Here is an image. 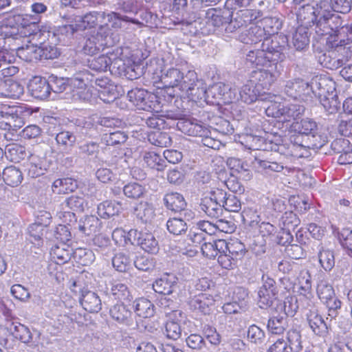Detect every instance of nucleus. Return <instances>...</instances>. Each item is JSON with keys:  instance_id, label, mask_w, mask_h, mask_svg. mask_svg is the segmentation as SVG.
<instances>
[{"instance_id": "obj_9", "label": "nucleus", "mask_w": 352, "mask_h": 352, "mask_svg": "<svg viewBox=\"0 0 352 352\" xmlns=\"http://www.w3.org/2000/svg\"><path fill=\"white\" fill-rule=\"evenodd\" d=\"M179 124L181 125L179 127H182V130L189 135L202 137V143L204 146L212 149H219L221 146V142L220 141L210 136L212 132L210 129L206 126L190 121L180 122Z\"/></svg>"}, {"instance_id": "obj_29", "label": "nucleus", "mask_w": 352, "mask_h": 352, "mask_svg": "<svg viewBox=\"0 0 352 352\" xmlns=\"http://www.w3.org/2000/svg\"><path fill=\"white\" fill-rule=\"evenodd\" d=\"M80 303L83 308L89 312H98L102 308V302L98 295L91 291H85L82 294Z\"/></svg>"}, {"instance_id": "obj_58", "label": "nucleus", "mask_w": 352, "mask_h": 352, "mask_svg": "<svg viewBox=\"0 0 352 352\" xmlns=\"http://www.w3.org/2000/svg\"><path fill=\"white\" fill-rule=\"evenodd\" d=\"M319 100L329 113H334L340 108V102L338 100L336 92L333 93L332 95H328L319 98Z\"/></svg>"}, {"instance_id": "obj_34", "label": "nucleus", "mask_w": 352, "mask_h": 352, "mask_svg": "<svg viewBox=\"0 0 352 352\" xmlns=\"http://www.w3.org/2000/svg\"><path fill=\"white\" fill-rule=\"evenodd\" d=\"M138 230L135 229L130 230L126 232L122 228H116L112 233V238L117 244L121 245H127L128 244H134L136 241Z\"/></svg>"}, {"instance_id": "obj_20", "label": "nucleus", "mask_w": 352, "mask_h": 352, "mask_svg": "<svg viewBox=\"0 0 352 352\" xmlns=\"http://www.w3.org/2000/svg\"><path fill=\"white\" fill-rule=\"evenodd\" d=\"M79 199H65L60 205V210L58 211V217L63 220L66 224H69L76 221L75 214L70 211H81L82 210V204Z\"/></svg>"}, {"instance_id": "obj_31", "label": "nucleus", "mask_w": 352, "mask_h": 352, "mask_svg": "<svg viewBox=\"0 0 352 352\" xmlns=\"http://www.w3.org/2000/svg\"><path fill=\"white\" fill-rule=\"evenodd\" d=\"M72 254V249L65 243L54 245L50 252L52 259L58 265L68 262Z\"/></svg>"}, {"instance_id": "obj_50", "label": "nucleus", "mask_w": 352, "mask_h": 352, "mask_svg": "<svg viewBox=\"0 0 352 352\" xmlns=\"http://www.w3.org/2000/svg\"><path fill=\"white\" fill-rule=\"evenodd\" d=\"M99 225V219L94 216H87L81 219L78 223V229L85 235H91L96 232Z\"/></svg>"}, {"instance_id": "obj_55", "label": "nucleus", "mask_w": 352, "mask_h": 352, "mask_svg": "<svg viewBox=\"0 0 352 352\" xmlns=\"http://www.w3.org/2000/svg\"><path fill=\"white\" fill-rule=\"evenodd\" d=\"M252 164H254L256 168H261L266 173L280 172L283 169V166L276 162L262 160L258 157L254 158Z\"/></svg>"}, {"instance_id": "obj_26", "label": "nucleus", "mask_w": 352, "mask_h": 352, "mask_svg": "<svg viewBox=\"0 0 352 352\" xmlns=\"http://www.w3.org/2000/svg\"><path fill=\"white\" fill-rule=\"evenodd\" d=\"M296 307L291 310H286L285 306V313L282 315L271 317L267 322L268 331L273 334L282 333L286 326L287 316H293L295 313Z\"/></svg>"}, {"instance_id": "obj_33", "label": "nucleus", "mask_w": 352, "mask_h": 352, "mask_svg": "<svg viewBox=\"0 0 352 352\" xmlns=\"http://www.w3.org/2000/svg\"><path fill=\"white\" fill-rule=\"evenodd\" d=\"M294 131L293 135H301L302 140H305L311 133H315L318 130L316 123L310 119H303L300 122L296 121L292 126Z\"/></svg>"}, {"instance_id": "obj_60", "label": "nucleus", "mask_w": 352, "mask_h": 352, "mask_svg": "<svg viewBox=\"0 0 352 352\" xmlns=\"http://www.w3.org/2000/svg\"><path fill=\"white\" fill-rule=\"evenodd\" d=\"M110 295L120 301L129 300L130 296L127 286L120 282L113 283Z\"/></svg>"}, {"instance_id": "obj_39", "label": "nucleus", "mask_w": 352, "mask_h": 352, "mask_svg": "<svg viewBox=\"0 0 352 352\" xmlns=\"http://www.w3.org/2000/svg\"><path fill=\"white\" fill-rule=\"evenodd\" d=\"M258 88L251 80L247 82L239 91L241 100L247 104L255 102L258 98Z\"/></svg>"}, {"instance_id": "obj_46", "label": "nucleus", "mask_w": 352, "mask_h": 352, "mask_svg": "<svg viewBox=\"0 0 352 352\" xmlns=\"http://www.w3.org/2000/svg\"><path fill=\"white\" fill-rule=\"evenodd\" d=\"M201 209L209 217H217L221 214L222 202L217 199H202Z\"/></svg>"}, {"instance_id": "obj_38", "label": "nucleus", "mask_w": 352, "mask_h": 352, "mask_svg": "<svg viewBox=\"0 0 352 352\" xmlns=\"http://www.w3.org/2000/svg\"><path fill=\"white\" fill-rule=\"evenodd\" d=\"M58 147L65 153H69L76 142V136L69 131L58 133L55 138Z\"/></svg>"}, {"instance_id": "obj_14", "label": "nucleus", "mask_w": 352, "mask_h": 352, "mask_svg": "<svg viewBox=\"0 0 352 352\" xmlns=\"http://www.w3.org/2000/svg\"><path fill=\"white\" fill-rule=\"evenodd\" d=\"M263 285L258 292L257 304L261 309L270 307L276 298V287L272 278L263 276Z\"/></svg>"}, {"instance_id": "obj_32", "label": "nucleus", "mask_w": 352, "mask_h": 352, "mask_svg": "<svg viewBox=\"0 0 352 352\" xmlns=\"http://www.w3.org/2000/svg\"><path fill=\"white\" fill-rule=\"evenodd\" d=\"M76 188V181L67 177L55 180L52 186V190L55 195H61L74 192Z\"/></svg>"}, {"instance_id": "obj_28", "label": "nucleus", "mask_w": 352, "mask_h": 352, "mask_svg": "<svg viewBox=\"0 0 352 352\" xmlns=\"http://www.w3.org/2000/svg\"><path fill=\"white\" fill-rule=\"evenodd\" d=\"M176 287L175 277L173 275H164L153 284L154 291L164 295L172 294Z\"/></svg>"}, {"instance_id": "obj_18", "label": "nucleus", "mask_w": 352, "mask_h": 352, "mask_svg": "<svg viewBox=\"0 0 352 352\" xmlns=\"http://www.w3.org/2000/svg\"><path fill=\"white\" fill-rule=\"evenodd\" d=\"M122 60L120 58H116V54L113 53H108L107 54H102L96 58H94L89 60V67L92 70L96 72H105L111 66L113 68L117 67H120V63Z\"/></svg>"}, {"instance_id": "obj_62", "label": "nucleus", "mask_w": 352, "mask_h": 352, "mask_svg": "<svg viewBox=\"0 0 352 352\" xmlns=\"http://www.w3.org/2000/svg\"><path fill=\"white\" fill-rule=\"evenodd\" d=\"M167 229L170 233L175 235L182 234L187 230V224L182 219L172 218L166 223Z\"/></svg>"}, {"instance_id": "obj_4", "label": "nucleus", "mask_w": 352, "mask_h": 352, "mask_svg": "<svg viewBox=\"0 0 352 352\" xmlns=\"http://www.w3.org/2000/svg\"><path fill=\"white\" fill-rule=\"evenodd\" d=\"M202 82L199 80L194 70L182 72L179 84L175 89V97L188 98L192 100L202 98L205 96L206 87L201 86Z\"/></svg>"}, {"instance_id": "obj_37", "label": "nucleus", "mask_w": 352, "mask_h": 352, "mask_svg": "<svg viewBox=\"0 0 352 352\" xmlns=\"http://www.w3.org/2000/svg\"><path fill=\"white\" fill-rule=\"evenodd\" d=\"M120 209L115 199H105L98 206V214L102 218H109L117 214Z\"/></svg>"}, {"instance_id": "obj_27", "label": "nucleus", "mask_w": 352, "mask_h": 352, "mask_svg": "<svg viewBox=\"0 0 352 352\" xmlns=\"http://www.w3.org/2000/svg\"><path fill=\"white\" fill-rule=\"evenodd\" d=\"M135 243L149 254H156L159 250L158 242L151 233L138 231Z\"/></svg>"}, {"instance_id": "obj_47", "label": "nucleus", "mask_w": 352, "mask_h": 352, "mask_svg": "<svg viewBox=\"0 0 352 352\" xmlns=\"http://www.w3.org/2000/svg\"><path fill=\"white\" fill-rule=\"evenodd\" d=\"M5 155L10 161L19 162L26 156L25 148L18 144H10L6 147Z\"/></svg>"}, {"instance_id": "obj_21", "label": "nucleus", "mask_w": 352, "mask_h": 352, "mask_svg": "<svg viewBox=\"0 0 352 352\" xmlns=\"http://www.w3.org/2000/svg\"><path fill=\"white\" fill-rule=\"evenodd\" d=\"M28 90L32 96L39 99H46L50 94L49 81L40 76H34L28 84Z\"/></svg>"}, {"instance_id": "obj_6", "label": "nucleus", "mask_w": 352, "mask_h": 352, "mask_svg": "<svg viewBox=\"0 0 352 352\" xmlns=\"http://www.w3.org/2000/svg\"><path fill=\"white\" fill-rule=\"evenodd\" d=\"M32 111L25 107H9L6 111H0V129L16 131L25 123V118L31 116Z\"/></svg>"}, {"instance_id": "obj_53", "label": "nucleus", "mask_w": 352, "mask_h": 352, "mask_svg": "<svg viewBox=\"0 0 352 352\" xmlns=\"http://www.w3.org/2000/svg\"><path fill=\"white\" fill-rule=\"evenodd\" d=\"M226 248H223V252H228L236 260H241L245 255V248L243 243L235 240L227 243L225 241Z\"/></svg>"}, {"instance_id": "obj_8", "label": "nucleus", "mask_w": 352, "mask_h": 352, "mask_svg": "<svg viewBox=\"0 0 352 352\" xmlns=\"http://www.w3.org/2000/svg\"><path fill=\"white\" fill-rule=\"evenodd\" d=\"M319 299L322 303L326 305L329 314L331 318H335L337 315L338 309L341 307V301L336 296L333 287L326 280H320L316 289Z\"/></svg>"}, {"instance_id": "obj_25", "label": "nucleus", "mask_w": 352, "mask_h": 352, "mask_svg": "<svg viewBox=\"0 0 352 352\" xmlns=\"http://www.w3.org/2000/svg\"><path fill=\"white\" fill-rule=\"evenodd\" d=\"M23 92V87L12 79L8 78L0 82V97L19 98Z\"/></svg>"}, {"instance_id": "obj_59", "label": "nucleus", "mask_w": 352, "mask_h": 352, "mask_svg": "<svg viewBox=\"0 0 352 352\" xmlns=\"http://www.w3.org/2000/svg\"><path fill=\"white\" fill-rule=\"evenodd\" d=\"M285 113L283 116L284 122H289L296 120L304 111V107L298 104L288 103L285 101Z\"/></svg>"}, {"instance_id": "obj_54", "label": "nucleus", "mask_w": 352, "mask_h": 352, "mask_svg": "<svg viewBox=\"0 0 352 352\" xmlns=\"http://www.w3.org/2000/svg\"><path fill=\"white\" fill-rule=\"evenodd\" d=\"M112 265L117 271L124 272L130 269L131 259L126 253L118 252L113 257Z\"/></svg>"}, {"instance_id": "obj_43", "label": "nucleus", "mask_w": 352, "mask_h": 352, "mask_svg": "<svg viewBox=\"0 0 352 352\" xmlns=\"http://www.w3.org/2000/svg\"><path fill=\"white\" fill-rule=\"evenodd\" d=\"M135 311L136 314L142 318H151L155 314L153 304L146 298H140L135 302Z\"/></svg>"}, {"instance_id": "obj_7", "label": "nucleus", "mask_w": 352, "mask_h": 352, "mask_svg": "<svg viewBox=\"0 0 352 352\" xmlns=\"http://www.w3.org/2000/svg\"><path fill=\"white\" fill-rule=\"evenodd\" d=\"M50 165V162L46 157L45 149L41 146H37L28 155L26 164L28 175L32 178L43 175Z\"/></svg>"}, {"instance_id": "obj_24", "label": "nucleus", "mask_w": 352, "mask_h": 352, "mask_svg": "<svg viewBox=\"0 0 352 352\" xmlns=\"http://www.w3.org/2000/svg\"><path fill=\"white\" fill-rule=\"evenodd\" d=\"M300 294L299 300L301 302H307L308 306L313 303L314 297L311 293V276L309 271H302L299 277Z\"/></svg>"}, {"instance_id": "obj_63", "label": "nucleus", "mask_w": 352, "mask_h": 352, "mask_svg": "<svg viewBox=\"0 0 352 352\" xmlns=\"http://www.w3.org/2000/svg\"><path fill=\"white\" fill-rule=\"evenodd\" d=\"M262 28L265 30V34H274L279 29L280 25V21L276 17H264L260 21H258Z\"/></svg>"}, {"instance_id": "obj_19", "label": "nucleus", "mask_w": 352, "mask_h": 352, "mask_svg": "<svg viewBox=\"0 0 352 352\" xmlns=\"http://www.w3.org/2000/svg\"><path fill=\"white\" fill-rule=\"evenodd\" d=\"M45 213V219L44 221H37L31 224L28 228L29 239L30 242L36 246L40 247L43 244V236L47 233V225L50 223V214Z\"/></svg>"}, {"instance_id": "obj_51", "label": "nucleus", "mask_w": 352, "mask_h": 352, "mask_svg": "<svg viewBox=\"0 0 352 352\" xmlns=\"http://www.w3.org/2000/svg\"><path fill=\"white\" fill-rule=\"evenodd\" d=\"M143 160L148 167L158 171L164 170L166 167L165 161L153 151L145 152L143 155Z\"/></svg>"}, {"instance_id": "obj_57", "label": "nucleus", "mask_w": 352, "mask_h": 352, "mask_svg": "<svg viewBox=\"0 0 352 352\" xmlns=\"http://www.w3.org/2000/svg\"><path fill=\"white\" fill-rule=\"evenodd\" d=\"M148 140L152 144L160 147H167L172 142L171 138L168 133L160 131L149 134Z\"/></svg>"}, {"instance_id": "obj_48", "label": "nucleus", "mask_w": 352, "mask_h": 352, "mask_svg": "<svg viewBox=\"0 0 352 352\" xmlns=\"http://www.w3.org/2000/svg\"><path fill=\"white\" fill-rule=\"evenodd\" d=\"M318 258L321 267L327 272L331 271L335 265L334 254L330 250L321 247L318 253Z\"/></svg>"}, {"instance_id": "obj_64", "label": "nucleus", "mask_w": 352, "mask_h": 352, "mask_svg": "<svg viewBox=\"0 0 352 352\" xmlns=\"http://www.w3.org/2000/svg\"><path fill=\"white\" fill-rule=\"evenodd\" d=\"M248 293L243 287H237L234 289L232 296V300L236 302L241 310H245L248 305Z\"/></svg>"}, {"instance_id": "obj_49", "label": "nucleus", "mask_w": 352, "mask_h": 352, "mask_svg": "<svg viewBox=\"0 0 352 352\" xmlns=\"http://www.w3.org/2000/svg\"><path fill=\"white\" fill-rule=\"evenodd\" d=\"M2 34L6 38H12L13 39H19L21 36V24L15 22L14 18L12 20L4 21L1 30Z\"/></svg>"}, {"instance_id": "obj_35", "label": "nucleus", "mask_w": 352, "mask_h": 352, "mask_svg": "<svg viewBox=\"0 0 352 352\" xmlns=\"http://www.w3.org/2000/svg\"><path fill=\"white\" fill-rule=\"evenodd\" d=\"M270 104L265 109L266 114L274 118H283L285 112V101L281 102L282 98L278 96H270Z\"/></svg>"}, {"instance_id": "obj_5", "label": "nucleus", "mask_w": 352, "mask_h": 352, "mask_svg": "<svg viewBox=\"0 0 352 352\" xmlns=\"http://www.w3.org/2000/svg\"><path fill=\"white\" fill-rule=\"evenodd\" d=\"M110 32L111 30L107 25H100L96 32H94L86 40L82 48L84 53L94 55L104 47L113 45L118 42V35L110 34Z\"/></svg>"}, {"instance_id": "obj_36", "label": "nucleus", "mask_w": 352, "mask_h": 352, "mask_svg": "<svg viewBox=\"0 0 352 352\" xmlns=\"http://www.w3.org/2000/svg\"><path fill=\"white\" fill-rule=\"evenodd\" d=\"M112 318L120 323L129 324L131 318V311L123 303H117L110 309Z\"/></svg>"}, {"instance_id": "obj_3", "label": "nucleus", "mask_w": 352, "mask_h": 352, "mask_svg": "<svg viewBox=\"0 0 352 352\" xmlns=\"http://www.w3.org/2000/svg\"><path fill=\"white\" fill-rule=\"evenodd\" d=\"M182 72L177 68L160 69L153 73V83L161 89V94L165 100L175 98V92L181 78Z\"/></svg>"}, {"instance_id": "obj_2", "label": "nucleus", "mask_w": 352, "mask_h": 352, "mask_svg": "<svg viewBox=\"0 0 352 352\" xmlns=\"http://www.w3.org/2000/svg\"><path fill=\"white\" fill-rule=\"evenodd\" d=\"M287 38L284 36H274L265 38L262 49L251 50L246 56V61L253 67H261L253 72L252 79L257 88L269 89L278 76L277 64L285 59L283 52Z\"/></svg>"}, {"instance_id": "obj_11", "label": "nucleus", "mask_w": 352, "mask_h": 352, "mask_svg": "<svg viewBox=\"0 0 352 352\" xmlns=\"http://www.w3.org/2000/svg\"><path fill=\"white\" fill-rule=\"evenodd\" d=\"M324 54L321 64L330 69H336L342 67L352 56V51L348 47H339Z\"/></svg>"}, {"instance_id": "obj_56", "label": "nucleus", "mask_w": 352, "mask_h": 352, "mask_svg": "<svg viewBox=\"0 0 352 352\" xmlns=\"http://www.w3.org/2000/svg\"><path fill=\"white\" fill-rule=\"evenodd\" d=\"M107 21L111 23V27L116 30L121 28L122 21L131 22L138 25L140 27H142L143 25L142 23L137 20L131 19L127 16H122L114 12L107 14Z\"/></svg>"}, {"instance_id": "obj_61", "label": "nucleus", "mask_w": 352, "mask_h": 352, "mask_svg": "<svg viewBox=\"0 0 352 352\" xmlns=\"http://www.w3.org/2000/svg\"><path fill=\"white\" fill-rule=\"evenodd\" d=\"M205 18L207 23L214 27H219L225 22L221 11L214 8H210L206 10Z\"/></svg>"}, {"instance_id": "obj_23", "label": "nucleus", "mask_w": 352, "mask_h": 352, "mask_svg": "<svg viewBox=\"0 0 352 352\" xmlns=\"http://www.w3.org/2000/svg\"><path fill=\"white\" fill-rule=\"evenodd\" d=\"M307 308L310 307L306 314L307 320L314 333L316 335H322L327 330V325L322 316L318 313V310L314 307V302L308 306L307 301L302 302Z\"/></svg>"}, {"instance_id": "obj_44", "label": "nucleus", "mask_w": 352, "mask_h": 352, "mask_svg": "<svg viewBox=\"0 0 352 352\" xmlns=\"http://www.w3.org/2000/svg\"><path fill=\"white\" fill-rule=\"evenodd\" d=\"M292 43L296 50H305L309 43L307 30L304 27H299L292 36Z\"/></svg>"}, {"instance_id": "obj_15", "label": "nucleus", "mask_w": 352, "mask_h": 352, "mask_svg": "<svg viewBox=\"0 0 352 352\" xmlns=\"http://www.w3.org/2000/svg\"><path fill=\"white\" fill-rule=\"evenodd\" d=\"M311 97L315 96L318 99L336 93V82L327 76H316L310 82Z\"/></svg>"}, {"instance_id": "obj_16", "label": "nucleus", "mask_w": 352, "mask_h": 352, "mask_svg": "<svg viewBox=\"0 0 352 352\" xmlns=\"http://www.w3.org/2000/svg\"><path fill=\"white\" fill-rule=\"evenodd\" d=\"M127 98L137 109L144 111L154 110L151 102L155 96L151 95L143 89L135 88L128 91Z\"/></svg>"}, {"instance_id": "obj_30", "label": "nucleus", "mask_w": 352, "mask_h": 352, "mask_svg": "<svg viewBox=\"0 0 352 352\" xmlns=\"http://www.w3.org/2000/svg\"><path fill=\"white\" fill-rule=\"evenodd\" d=\"M42 47L37 45L27 44L17 48L16 54L22 60L26 62H32L41 59Z\"/></svg>"}, {"instance_id": "obj_1", "label": "nucleus", "mask_w": 352, "mask_h": 352, "mask_svg": "<svg viewBox=\"0 0 352 352\" xmlns=\"http://www.w3.org/2000/svg\"><path fill=\"white\" fill-rule=\"evenodd\" d=\"M298 16L306 23H313L318 36L328 35L327 45L329 48L346 47L352 43V24L342 25L341 17L329 10L327 1L303 6Z\"/></svg>"}, {"instance_id": "obj_52", "label": "nucleus", "mask_w": 352, "mask_h": 352, "mask_svg": "<svg viewBox=\"0 0 352 352\" xmlns=\"http://www.w3.org/2000/svg\"><path fill=\"white\" fill-rule=\"evenodd\" d=\"M135 214L138 218L147 223L154 217V210L146 201H141L135 208Z\"/></svg>"}, {"instance_id": "obj_17", "label": "nucleus", "mask_w": 352, "mask_h": 352, "mask_svg": "<svg viewBox=\"0 0 352 352\" xmlns=\"http://www.w3.org/2000/svg\"><path fill=\"white\" fill-rule=\"evenodd\" d=\"M38 19L37 16L28 15H19L14 17V21L21 24V38H30L40 35V29L38 25Z\"/></svg>"}, {"instance_id": "obj_45", "label": "nucleus", "mask_w": 352, "mask_h": 352, "mask_svg": "<svg viewBox=\"0 0 352 352\" xmlns=\"http://www.w3.org/2000/svg\"><path fill=\"white\" fill-rule=\"evenodd\" d=\"M265 34V30L256 21L248 30L246 37H241V41L247 44L256 43L262 40Z\"/></svg>"}, {"instance_id": "obj_10", "label": "nucleus", "mask_w": 352, "mask_h": 352, "mask_svg": "<svg viewBox=\"0 0 352 352\" xmlns=\"http://www.w3.org/2000/svg\"><path fill=\"white\" fill-rule=\"evenodd\" d=\"M278 149L285 155L296 158L306 157L309 155L308 146L305 144V140H302L301 135L291 134Z\"/></svg>"}, {"instance_id": "obj_42", "label": "nucleus", "mask_w": 352, "mask_h": 352, "mask_svg": "<svg viewBox=\"0 0 352 352\" xmlns=\"http://www.w3.org/2000/svg\"><path fill=\"white\" fill-rule=\"evenodd\" d=\"M72 98L74 100H87L90 98L91 93L83 81L75 78L72 80Z\"/></svg>"}, {"instance_id": "obj_12", "label": "nucleus", "mask_w": 352, "mask_h": 352, "mask_svg": "<svg viewBox=\"0 0 352 352\" xmlns=\"http://www.w3.org/2000/svg\"><path fill=\"white\" fill-rule=\"evenodd\" d=\"M236 92V89L232 88L229 85L218 82L209 87L208 90L206 89L204 97L211 96L218 104H229L237 99Z\"/></svg>"}, {"instance_id": "obj_13", "label": "nucleus", "mask_w": 352, "mask_h": 352, "mask_svg": "<svg viewBox=\"0 0 352 352\" xmlns=\"http://www.w3.org/2000/svg\"><path fill=\"white\" fill-rule=\"evenodd\" d=\"M285 93L290 98L295 100H307L311 98V87L310 83L300 78L289 80L286 82Z\"/></svg>"}, {"instance_id": "obj_22", "label": "nucleus", "mask_w": 352, "mask_h": 352, "mask_svg": "<svg viewBox=\"0 0 352 352\" xmlns=\"http://www.w3.org/2000/svg\"><path fill=\"white\" fill-rule=\"evenodd\" d=\"M214 303V300L212 295L199 293L191 298L189 305L192 310L203 314H208Z\"/></svg>"}, {"instance_id": "obj_41", "label": "nucleus", "mask_w": 352, "mask_h": 352, "mask_svg": "<svg viewBox=\"0 0 352 352\" xmlns=\"http://www.w3.org/2000/svg\"><path fill=\"white\" fill-rule=\"evenodd\" d=\"M225 240L219 239L213 242L204 243L201 245V250L202 254L209 258H214L219 253L223 252L225 246Z\"/></svg>"}, {"instance_id": "obj_40", "label": "nucleus", "mask_w": 352, "mask_h": 352, "mask_svg": "<svg viewBox=\"0 0 352 352\" xmlns=\"http://www.w3.org/2000/svg\"><path fill=\"white\" fill-rule=\"evenodd\" d=\"M2 177L5 183L11 186H17L23 180L21 171L13 166L4 168Z\"/></svg>"}]
</instances>
